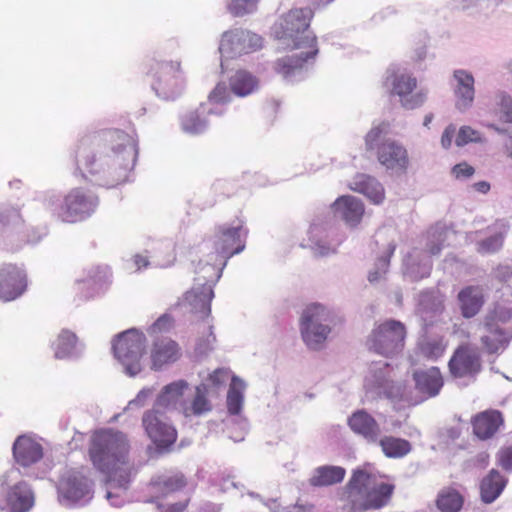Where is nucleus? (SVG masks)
Here are the masks:
<instances>
[{"label": "nucleus", "instance_id": "79ce46f5", "mask_svg": "<svg viewBox=\"0 0 512 512\" xmlns=\"http://www.w3.org/2000/svg\"><path fill=\"white\" fill-rule=\"evenodd\" d=\"M420 349L426 358L436 360L444 354L446 344L442 339H433L422 343Z\"/></svg>", "mask_w": 512, "mask_h": 512}, {"label": "nucleus", "instance_id": "393cba45", "mask_svg": "<svg viewBox=\"0 0 512 512\" xmlns=\"http://www.w3.org/2000/svg\"><path fill=\"white\" fill-rule=\"evenodd\" d=\"M502 422L500 412L484 411L473 418V432L480 439H488L496 433Z\"/></svg>", "mask_w": 512, "mask_h": 512}, {"label": "nucleus", "instance_id": "f257e3e1", "mask_svg": "<svg viewBox=\"0 0 512 512\" xmlns=\"http://www.w3.org/2000/svg\"><path fill=\"white\" fill-rule=\"evenodd\" d=\"M103 147L104 154L97 157L90 143L80 141L75 150L76 168L86 180L112 188L127 180L135 166L137 150L122 131L105 134Z\"/></svg>", "mask_w": 512, "mask_h": 512}, {"label": "nucleus", "instance_id": "13d9d810", "mask_svg": "<svg viewBox=\"0 0 512 512\" xmlns=\"http://www.w3.org/2000/svg\"><path fill=\"white\" fill-rule=\"evenodd\" d=\"M172 322H173V319L171 316L162 315L153 324V329L161 331L162 329H165L166 327L171 326Z\"/></svg>", "mask_w": 512, "mask_h": 512}, {"label": "nucleus", "instance_id": "0e129e2a", "mask_svg": "<svg viewBox=\"0 0 512 512\" xmlns=\"http://www.w3.org/2000/svg\"><path fill=\"white\" fill-rule=\"evenodd\" d=\"M246 38L249 40V41H252V40H255L256 43H260L261 42V38L258 37L257 35L255 34H249L247 33L244 40H246Z\"/></svg>", "mask_w": 512, "mask_h": 512}, {"label": "nucleus", "instance_id": "9b49d317", "mask_svg": "<svg viewBox=\"0 0 512 512\" xmlns=\"http://www.w3.org/2000/svg\"><path fill=\"white\" fill-rule=\"evenodd\" d=\"M313 11L310 8L291 9L283 15L272 28L274 36L279 40H291L292 44L303 41L306 35L314 36L308 30Z\"/></svg>", "mask_w": 512, "mask_h": 512}, {"label": "nucleus", "instance_id": "aec40b11", "mask_svg": "<svg viewBox=\"0 0 512 512\" xmlns=\"http://www.w3.org/2000/svg\"><path fill=\"white\" fill-rule=\"evenodd\" d=\"M348 426L369 443H376L380 436V426L365 410H357L348 418Z\"/></svg>", "mask_w": 512, "mask_h": 512}, {"label": "nucleus", "instance_id": "37998d69", "mask_svg": "<svg viewBox=\"0 0 512 512\" xmlns=\"http://www.w3.org/2000/svg\"><path fill=\"white\" fill-rule=\"evenodd\" d=\"M512 318V311L506 307L495 306L485 317L484 326H498V323H506Z\"/></svg>", "mask_w": 512, "mask_h": 512}, {"label": "nucleus", "instance_id": "a211bd4d", "mask_svg": "<svg viewBox=\"0 0 512 512\" xmlns=\"http://www.w3.org/2000/svg\"><path fill=\"white\" fill-rule=\"evenodd\" d=\"M457 301L461 315L465 319H471L478 315L485 304V295L479 285L463 287L457 294Z\"/></svg>", "mask_w": 512, "mask_h": 512}, {"label": "nucleus", "instance_id": "39448f33", "mask_svg": "<svg viewBox=\"0 0 512 512\" xmlns=\"http://www.w3.org/2000/svg\"><path fill=\"white\" fill-rule=\"evenodd\" d=\"M146 74L154 80L152 86L156 93L166 98L176 97L185 85L181 62L178 60H151L146 64Z\"/></svg>", "mask_w": 512, "mask_h": 512}, {"label": "nucleus", "instance_id": "1a4fd4ad", "mask_svg": "<svg viewBox=\"0 0 512 512\" xmlns=\"http://www.w3.org/2000/svg\"><path fill=\"white\" fill-rule=\"evenodd\" d=\"M329 311L320 304H311L306 307L300 319L301 335L310 349H318L330 333Z\"/></svg>", "mask_w": 512, "mask_h": 512}, {"label": "nucleus", "instance_id": "ddd939ff", "mask_svg": "<svg viewBox=\"0 0 512 512\" xmlns=\"http://www.w3.org/2000/svg\"><path fill=\"white\" fill-rule=\"evenodd\" d=\"M142 426L151 439L159 448H168L177 440V430L168 421L165 412L152 408L147 410L142 417Z\"/></svg>", "mask_w": 512, "mask_h": 512}, {"label": "nucleus", "instance_id": "c03bdc74", "mask_svg": "<svg viewBox=\"0 0 512 512\" xmlns=\"http://www.w3.org/2000/svg\"><path fill=\"white\" fill-rule=\"evenodd\" d=\"M259 0H232L228 5L229 12L235 17H242L256 9Z\"/></svg>", "mask_w": 512, "mask_h": 512}, {"label": "nucleus", "instance_id": "4c0bfd02", "mask_svg": "<svg viewBox=\"0 0 512 512\" xmlns=\"http://www.w3.org/2000/svg\"><path fill=\"white\" fill-rule=\"evenodd\" d=\"M244 383L238 377L233 376L227 394V408L230 414L237 415L240 413L243 403Z\"/></svg>", "mask_w": 512, "mask_h": 512}, {"label": "nucleus", "instance_id": "412c9836", "mask_svg": "<svg viewBox=\"0 0 512 512\" xmlns=\"http://www.w3.org/2000/svg\"><path fill=\"white\" fill-rule=\"evenodd\" d=\"M13 456L21 466L27 467L43 457L42 446L27 435L17 437L13 444Z\"/></svg>", "mask_w": 512, "mask_h": 512}, {"label": "nucleus", "instance_id": "6e6552de", "mask_svg": "<svg viewBox=\"0 0 512 512\" xmlns=\"http://www.w3.org/2000/svg\"><path fill=\"white\" fill-rule=\"evenodd\" d=\"M383 132L381 126L373 127L365 136L366 149L376 148L377 159L386 168L405 170L409 164L407 150L390 139L380 142Z\"/></svg>", "mask_w": 512, "mask_h": 512}, {"label": "nucleus", "instance_id": "5fc2aeb1", "mask_svg": "<svg viewBox=\"0 0 512 512\" xmlns=\"http://www.w3.org/2000/svg\"><path fill=\"white\" fill-rule=\"evenodd\" d=\"M494 276L500 282H506L512 278V266L500 264L494 269Z\"/></svg>", "mask_w": 512, "mask_h": 512}, {"label": "nucleus", "instance_id": "338daca9", "mask_svg": "<svg viewBox=\"0 0 512 512\" xmlns=\"http://www.w3.org/2000/svg\"><path fill=\"white\" fill-rule=\"evenodd\" d=\"M446 234V231H440L437 233V239L438 240H442L443 239V235Z\"/></svg>", "mask_w": 512, "mask_h": 512}, {"label": "nucleus", "instance_id": "7ed1b4c3", "mask_svg": "<svg viewBox=\"0 0 512 512\" xmlns=\"http://www.w3.org/2000/svg\"><path fill=\"white\" fill-rule=\"evenodd\" d=\"M130 445L120 431L104 429L96 432L91 440L89 456L93 466L114 481L122 466L128 463Z\"/></svg>", "mask_w": 512, "mask_h": 512}, {"label": "nucleus", "instance_id": "4be33fe9", "mask_svg": "<svg viewBox=\"0 0 512 512\" xmlns=\"http://www.w3.org/2000/svg\"><path fill=\"white\" fill-rule=\"evenodd\" d=\"M335 216L344 220L347 224L357 225L364 215V205L361 200L353 196H341L332 205Z\"/></svg>", "mask_w": 512, "mask_h": 512}, {"label": "nucleus", "instance_id": "6e6d98bb", "mask_svg": "<svg viewBox=\"0 0 512 512\" xmlns=\"http://www.w3.org/2000/svg\"><path fill=\"white\" fill-rule=\"evenodd\" d=\"M499 465L507 470H512V448H507L502 450L499 453V459H498Z\"/></svg>", "mask_w": 512, "mask_h": 512}, {"label": "nucleus", "instance_id": "dca6fc26", "mask_svg": "<svg viewBox=\"0 0 512 512\" xmlns=\"http://www.w3.org/2000/svg\"><path fill=\"white\" fill-rule=\"evenodd\" d=\"M27 275L15 264L0 267V300L9 302L20 297L27 290Z\"/></svg>", "mask_w": 512, "mask_h": 512}, {"label": "nucleus", "instance_id": "603ef678", "mask_svg": "<svg viewBox=\"0 0 512 512\" xmlns=\"http://www.w3.org/2000/svg\"><path fill=\"white\" fill-rule=\"evenodd\" d=\"M229 373L230 371L228 369L218 368L209 375L208 380L213 384V386L219 387L227 381Z\"/></svg>", "mask_w": 512, "mask_h": 512}, {"label": "nucleus", "instance_id": "5701e85b", "mask_svg": "<svg viewBox=\"0 0 512 512\" xmlns=\"http://www.w3.org/2000/svg\"><path fill=\"white\" fill-rule=\"evenodd\" d=\"M33 505V494L28 485L20 482L10 487L5 495L2 509L9 512H27Z\"/></svg>", "mask_w": 512, "mask_h": 512}, {"label": "nucleus", "instance_id": "c9c22d12", "mask_svg": "<svg viewBox=\"0 0 512 512\" xmlns=\"http://www.w3.org/2000/svg\"><path fill=\"white\" fill-rule=\"evenodd\" d=\"M24 227V219L19 209L4 207L0 209V231L17 232Z\"/></svg>", "mask_w": 512, "mask_h": 512}, {"label": "nucleus", "instance_id": "58836bf2", "mask_svg": "<svg viewBox=\"0 0 512 512\" xmlns=\"http://www.w3.org/2000/svg\"><path fill=\"white\" fill-rule=\"evenodd\" d=\"M210 410L211 404L207 399L205 392L200 387H197L196 394L191 405L189 406L185 404L182 408V414L185 417L200 416Z\"/></svg>", "mask_w": 512, "mask_h": 512}, {"label": "nucleus", "instance_id": "473e14b6", "mask_svg": "<svg viewBox=\"0 0 512 512\" xmlns=\"http://www.w3.org/2000/svg\"><path fill=\"white\" fill-rule=\"evenodd\" d=\"M376 443L379 444L382 452L388 458H402L410 453L412 449L408 440L394 436L378 438Z\"/></svg>", "mask_w": 512, "mask_h": 512}, {"label": "nucleus", "instance_id": "052dcab7", "mask_svg": "<svg viewBox=\"0 0 512 512\" xmlns=\"http://www.w3.org/2000/svg\"><path fill=\"white\" fill-rule=\"evenodd\" d=\"M473 188L483 194H486L490 190V184L487 181H479L473 184Z\"/></svg>", "mask_w": 512, "mask_h": 512}, {"label": "nucleus", "instance_id": "bf43d9fd", "mask_svg": "<svg viewBox=\"0 0 512 512\" xmlns=\"http://www.w3.org/2000/svg\"><path fill=\"white\" fill-rule=\"evenodd\" d=\"M153 393V389L144 388L142 389L136 396V398L132 401V403H136L139 405H143L147 398H149Z\"/></svg>", "mask_w": 512, "mask_h": 512}, {"label": "nucleus", "instance_id": "0eeeda50", "mask_svg": "<svg viewBox=\"0 0 512 512\" xmlns=\"http://www.w3.org/2000/svg\"><path fill=\"white\" fill-rule=\"evenodd\" d=\"M405 336L406 329L403 323L387 320L373 329L367 340V345L371 351L391 357L403 350Z\"/></svg>", "mask_w": 512, "mask_h": 512}, {"label": "nucleus", "instance_id": "f03ea898", "mask_svg": "<svg viewBox=\"0 0 512 512\" xmlns=\"http://www.w3.org/2000/svg\"><path fill=\"white\" fill-rule=\"evenodd\" d=\"M394 486L376 483V475L367 469H356L341 494L343 512H365L380 509L391 498Z\"/></svg>", "mask_w": 512, "mask_h": 512}, {"label": "nucleus", "instance_id": "4468645a", "mask_svg": "<svg viewBox=\"0 0 512 512\" xmlns=\"http://www.w3.org/2000/svg\"><path fill=\"white\" fill-rule=\"evenodd\" d=\"M448 367L454 378H475L482 369L481 357L470 345L461 344L453 352Z\"/></svg>", "mask_w": 512, "mask_h": 512}, {"label": "nucleus", "instance_id": "20e7f679", "mask_svg": "<svg viewBox=\"0 0 512 512\" xmlns=\"http://www.w3.org/2000/svg\"><path fill=\"white\" fill-rule=\"evenodd\" d=\"M248 230L244 228L243 222L238 221L237 225H218L210 238L215 264L218 266L217 278L227 264L228 259L241 253L246 246Z\"/></svg>", "mask_w": 512, "mask_h": 512}, {"label": "nucleus", "instance_id": "cd10ccee", "mask_svg": "<svg viewBox=\"0 0 512 512\" xmlns=\"http://www.w3.org/2000/svg\"><path fill=\"white\" fill-rule=\"evenodd\" d=\"M345 475L346 470L341 466H320L314 470L309 483L313 487L331 486L341 483Z\"/></svg>", "mask_w": 512, "mask_h": 512}, {"label": "nucleus", "instance_id": "49530a36", "mask_svg": "<svg viewBox=\"0 0 512 512\" xmlns=\"http://www.w3.org/2000/svg\"><path fill=\"white\" fill-rule=\"evenodd\" d=\"M395 248V245H389L387 256L382 257L378 260L379 270H375L369 273L368 280L371 283L378 281L381 278L382 274H385L387 272L390 263V258L394 254Z\"/></svg>", "mask_w": 512, "mask_h": 512}, {"label": "nucleus", "instance_id": "774afa93", "mask_svg": "<svg viewBox=\"0 0 512 512\" xmlns=\"http://www.w3.org/2000/svg\"><path fill=\"white\" fill-rule=\"evenodd\" d=\"M111 497H112L111 492H108V493H107V498H108V499H110Z\"/></svg>", "mask_w": 512, "mask_h": 512}, {"label": "nucleus", "instance_id": "9d476101", "mask_svg": "<svg viewBox=\"0 0 512 512\" xmlns=\"http://www.w3.org/2000/svg\"><path fill=\"white\" fill-rule=\"evenodd\" d=\"M384 84L390 88L391 95L400 98L401 105L406 109L419 108L426 101L427 93L425 91L413 93L418 84L417 78L405 70H389Z\"/></svg>", "mask_w": 512, "mask_h": 512}, {"label": "nucleus", "instance_id": "f704fd0d", "mask_svg": "<svg viewBox=\"0 0 512 512\" xmlns=\"http://www.w3.org/2000/svg\"><path fill=\"white\" fill-rule=\"evenodd\" d=\"M64 496L71 501H79L90 492V484L86 477L73 475L63 485Z\"/></svg>", "mask_w": 512, "mask_h": 512}, {"label": "nucleus", "instance_id": "a19ab883", "mask_svg": "<svg viewBox=\"0 0 512 512\" xmlns=\"http://www.w3.org/2000/svg\"><path fill=\"white\" fill-rule=\"evenodd\" d=\"M181 126L187 133L199 134L204 131L206 122L201 119L197 111H191L182 117Z\"/></svg>", "mask_w": 512, "mask_h": 512}, {"label": "nucleus", "instance_id": "680f3d73", "mask_svg": "<svg viewBox=\"0 0 512 512\" xmlns=\"http://www.w3.org/2000/svg\"><path fill=\"white\" fill-rule=\"evenodd\" d=\"M134 263L138 269L146 268L149 265L148 259L142 255H136L134 257Z\"/></svg>", "mask_w": 512, "mask_h": 512}, {"label": "nucleus", "instance_id": "09e8293b", "mask_svg": "<svg viewBox=\"0 0 512 512\" xmlns=\"http://www.w3.org/2000/svg\"><path fill=\"white\" fill-rule=\"evenodd\" d=\"M209 101L223 104L230 101L229 91L224 83H218L209 94Z\"/></svg>", "mask_w": 512, "mask_h": 512}, {"label": "nucleus", "instance_id": "3c124183", "mask_svg": "<svg viewBox=\"0 0 512 512\" xmlns=\"http://www.w3.org/2000/svg\"><path fill=\"white\" fill-rule=\"evenodd\" d=\"M475 169L466 162L456 164L452 168V174L456 179H464L473 176Z\"/></svg>", "mask_w": 512, "mask_h": 512}, {"label": "nucleus", "instance_id": "c756f323", "mask_svg": "<svg viewBox=\"0 0 512 512\" xmlns=\"http://www.w3.org/2000/svg\"><path fill=\"white\" fill-rule=\"evenodd\" d=\"M352 189L364 194L374 204H380L384 199L383 186L375 178L368 175L357 176Z\"/></svg>", "mask_w": 512, "mask_h": 512}, {"label": "nucleus", "instance_id": "c85d7f7f", "mask_svg": "<svg viewBox=\"0 0 512 512\" xmlns=\"http://www.w3.org/2000/svg\"><path fill=\"white\" fill-rule=\"evenodd\" d=\"M454 77L457 81L455 89V94L458 99L457 104L460 107L467 108L474 100V78L472 74L465 70H456L454 72Z\"/></svg>", "mask_w": 512, "mask_h": 512}, {"label": "nucleus", "instance_id": "e433bc0d", "mask_svg": "<svg viewBox=\"0 0 512 512\" xmlns=\"http://www.w3.org/2000/svg\"><path fill=\"white\" fill-rule=\"evenodd\" d=\"M77 343L76 335L68 330H63L53 343L54 355L57 359L69 357Z\"/></svg>", "mask_w": 512, "mask_h": 512}, {"label": "nucleus", "instance_id": "de8ad7c7", "mask_svg": "<svg viewBox=\"0 0 512 512\" xmlns=\"http://www.w3.org/2000/svg\"><path fill=\"white\" fill-rule=\"evenodd\" d=\"M202 333L204 338L199 340L197 343V350L200 353H205L212 348V344L215 342L216 338L212 331V326L209 325L208 322L204 323L202 326Z\"/></svg>", "mask_w": 512, "mask_h": 512}, {"label": "nucleus", "instance_id": "b1692460", "mask_svg": "<svg viewBox=\"0 0 512 512\" xmlns=\"http://www.w3.org/2000/svg\"><path fill=\"white\" fill-rule=\"evenodd\" d=\"M413 379L416 389L427 398L438 395L444 384L441 372L437 367L416 371L413 374Z\"/></svg>", "mask_w": 512, "mask_h": 512}, {"label": "nucleus", "instance_id": "864d4df0", "mask_svg": "<svg viewBox=\"0 0 512 512\" xmlns=\"http://www.w3.org/2000/svg\"><path fill=\"white\" fill-rule=\"evenodd\" d=\"M190 499L186 498L182 501L168 504V505H158V509L160 512H184L188 505H189Z\"/></svg>", "mask_w": 512, "mask_h": 512}, {"label": "nucleus", "instance_id": "ea45409f", "mask_svg": "<svg viewBox=\"0 0 512 512\" xmlns=\"http://www.w3.org/2000/svg\"><path fill=\"white\" fill-rule=\"evenodd\" d=\"M495 225H498L501 231L495 233L494 235L480 241L478 243V252L480 253H495L499 251L503 247L504 237L508 225L504 222H496Z\"/></svg>", "mask_w": 512, "mask_h": 512}, {"label": "nucleus", "instance_id": "a18cd8bd", "mask_svg": "<svg viewBox=\"0 0 512 512\" xmlns=\"http://www.w3.org/2000/svg\"><path fill=\"white\" fill-rule=\"evenodd\" d=\"M481 134L479 131L470 126H462L456 137V145L462 147L471 142H481Z\"/></svg>", "mask_w": 512, "mask_h": 512}, {"label": "nucleus", "instance_id": "69168bd1", "mask_svg": "<svg viewBox=\"0 0 512 512\" xmlns=\"http://www.w3.org/2000/svg\"><path fill=\"white\" fill-rule=\"evenodd\" d=\"M432 119H433V114H427L425 117H424V122H423V125L425 127H429V124L432 122Z\"/></svg>", "mask_w": 512, "mask_h": 512}, {"label": "nucleus", "instance_id": "8fccbe9b", "mask_svg": "<svg viewBox=\"0 0 512 512\" xmlns=\"http://www.w3.org/2000/svg\"><path fill=\"white\" fill-rule=\"evenodd\" d=\"M499 118L505 123H512V98L502 95L500 99Z\"/></svg>", "mask_w": 512, "mask_h": 512}, {"label": "nucleus", "instance_id": "f3484780", "mask_svg": "<svg viewBox=\"0 0 512 512\" xmlns=\"http://www.w3.org/2000/svg\"><path fill=\"white\" fill-rule=\"evenodd\" d=\"M181 356L179 344L169 337H157L149 349L151 369L159 370L176 362Z\"/></svg>", "mask_w": 512, "mask_h": 512}, {"label": "nucleus", "instance_id": "a878e982", "mask_svg": "<svg viewBox=\"0 0 512 512\" xmlns=\"http://www.w3.org/2000/svg\"><path fill=\"white\" fill-rule=\"evenodd\" d=\"M507 480L499 471L492 469L480 483L481 500L490 504L494 502L503 492Z\"/></svg>", "mask_w": 512, "mask_h": 512}, {"label": "nucleus", "instance_id": "72a5a7b5", "mask_svg": "<svg viewBox=\"0 0 512 512\" xmlns=\"http://www.w3.org/2000/svg\"><path fill=\"white\" fill-rule=\"evenodd\" d=\"M463 504V495L454 488H443L437 495L436 506L441 512H459Z\"/></svg>", "mask_w": 512, "mask_h": 512}, {"label": "nucleus", "instance_id": "4d7b16f0", "mask_svg": "<svg viewBox=\"0 0 512 512\" xmlns=\"http://www.w3.org/2000/svg\"><path fill=\"white\" fill-rule=\"evenodd\" d=\"M456 128L454 125L450 124L447 126L441 137V144L444 148H450L452 144L453 137L455 135Z\"/></svg>", "mask_w": 512, "mask_h": 512}, {"label": "nucleus", "instance_id": "7c9ffc66", "mask_svg": "<svg viewBox=\"0 0 512 512\" xmlns=\"http://www.w3.org/2000/svg\"><path fill=\"white\" fill-rule=\"evenodd\" d=\"M186 485L187 480L180 472L161 475L153 481L156 492L163 497L182 490Z\"/></svg>", "mask_w": 512, "mask_h": 512}, {"label": "nucleus", "instance_id": "6ab92c4d", "mask_svg": "<svg viewBox=\"0 0 512 512\" xmlns=\"http://www.w3.org/2000/svg\"><path fill=\"white\" fill-rule=\"evenodd\" d=\"M187 388L188 383L184 380L174 381L164 386L157 396L153 407L163 412L180 408V412L182 413V408L186 404L183 397Z\"/></svg>", "mask_w": 512, "mask_h": 512}, {"label": "nucleus", "instance_id": "bb28decb", "mask_svg": "<svg viewBox=\"0 0 512 512\" xmlns=\"http://www.w3.org/2000/svg\"><path fill=\"white\" fill-rule=\"evenodd\" d=\"M229 88L238 97H246L259 88V79L247 70H237L229 78Z\"/></svg>", "mask_w": 512, "mask_h": 512}, {"label": "nucleus", "instance_id": "e2e57ef3", "mask_svg": "<svg viewBox=\"0 0 512 512\" xmlns=\"http://www.w3.org/2000/svg\"><path fill=\"white\" fill-rule=\"evenodd\" d=\"M442 250V245L440 244H431L428 246V252L431 256L437 255Z\"/></svg>", "mask_w": 512, "mask_h": 512}, {"label": "nucleus", "instance_id": "2f4dec72", "mask_svg": "<svg viewBox=\"0 0 512 512\" xmlns=\"http://www.w3.org/2000/svg\"><path fill=\"white\" fill-rule=\"evenodd\" d=\"M486 333L481 336L480 342L488 354L497 353L506 347L508 338L504 329L499 326H484Z\"/></svg>", "mask_w": 512, "mask_h": 512}, {"label": "nucleus", "instance_id": "2eb2a0df", "mask_svg": "<svg viewBox=\"0 0 512 512\" xmlns=\"http://www.w3.org/2000/svg\"><path fill=\"white\" fill-rule=\"evenodd\" d=\"M287 48L303 49L300 54L286 56L275 62V70L278 74L288 77L296 70L301 69L308 59L314 58L318 53L317 40L315 36L306 35L303 41L296 42L295 45L286 44Z\"/></svg>", "mask_w": 512, "mask_h": 512}, {"label": "nucleus", "instance_id": "423d86ee", "mask_svg": "<svg viewBox=\"0 0 512 512\" xmlns=\"http://www.w3.org/2000/svg\"><path fill=\"white\" fill-rule=\"evenodd\" d=\"M145 343V335L136 329L119 334L113 341L114 356L130 376H134L142 370L141 358Z\"/></svg>", "mask_w": 512, "mask_h": 512}, {"label": "nucleus", "instance_id": "f8f14e48", "mask_svg": "<svg viewBox=\"0 0 512 512\" xmlns=\"http://www.w3.org/2000/svg\"><path fill=\"white\" fill-rule=\"evenodd\" d=\"M98 198L80 188L72 189L57 209V217L65 223H76L90 217L96 210Z\"/></svg>", "mask_w": 512, "mask_h": 512}]
</instances>
